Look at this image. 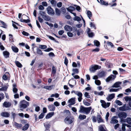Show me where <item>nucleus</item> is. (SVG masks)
<instances>
[{
  "mask_svg": "<svg viewBox=\"0 0 131 131\" xmlns=\"http://www.w3.org/2000/svg\"><path fill=\"white\" fill-rule=\"evenodd\" d=\"M91 109V107H85L82 106H81L80 107L79 112L80 113L88 114L90 113Z\"/></svg>",
  "mask_w": 131,
  "mask_h": 131,
  "instance_id": "1",
  "label": "nucleus"
},
{
  "mask_svg": "<svg viewBox=\"0 0 131 131\" xmlns=\"http://www.w3.org/2000/svg\"><path fill=\"white\" fill-rule=\"evenodd\" d=\"M29 102L25 100L21 101L20 102L19 106L20 110H22V109L25 108L29 106Z\"/></svg>",
  "mask_w": 131,
  "mask_h": 131,
  "instance_id": "2",
  "label": "nucleus"
},
{
  "mask_svg": "<svg viewBox=\"0 0 131 131\" xmlns=\"http://www.w3.org/2000/svg\"><path fill=\"white\" fill-rule=\"evenodd\" d=\"M74 118L71 115H68L64 119V121L67 124H70L73 121Z\"/></svg>",
  "mask_w": 131,
  "mask_h": 131,
  "instance_id": "3",
  "label": "nucleus"
},
{
  "mask_svg": "<svg viewBox=\"0 0 131 131\" xmlns=\"http://www.w3.org/2000/svg\"><path fill=\"white\" fill-rule=\"evenodd\" d=\"M118 117L120 119L121 121H123L124 119L127 116V114L125 112H121L118 113Z\"/></svg>",
  "mask_w": 131,
  "mask_h": 131,
  "instance_id": "4",
  "label": "nucleus"
},
{
  "mask_svg": "<svg viewBox=\"0 0 131 131\" xmlns=\"http://www.w3.org/2000/svg\"><path fill=\"white\" fill-rule=\"evenodd\" d=\"M47 13L49 14L53 15L54 14V12L53 9L50 6H48L47 8Z\"/></svg>",
  "mask_w": 131,
  "mask_h": 131,
  "instance_id": "5",
  "label": "nucleus"
},
{
  "mask_svg": "<svg viewBox=\"0 0 131 131\" xmlns=\"http://www.w3.org/2000/svg\"><path fill=\"white\" fill-rule=\"evenodd\" d=\"M75 94L77 95L79 97L78 98V101L79 102H81L82 99V96L83 94L80 92L77 91L75 92Z\"/></svg>",
  "mask_w": 131,
  "mask_h": 131,
  "instance_id": "6",
  "label": "nucleus"
},
{
  "mask_svg": "<svg viewBox=\"0 0 131 131\" xmlns=\"http://www.w3.org/2000/svg\"><path fill=\"white\" fill-rule=\"evenodd\" d=\"M117 118L116 116H113L111 118V120L110 122L111 124H115L118 123V121L117 120Z\"/></svg>",
  "mask_w": 131,
  "mask_h": 131,
  "instance_id": "7",
  "label": "nucleus"
},
{
  "mask_svg": "<svg viewBox=\"0 0 131 131\" xmlns=\"http://www.w3.org/2000/svg\"><path fill=\"white\" fill-rule=\"evenodd\" d=\"M11 103L9 102L5 101L3 104V107L5 108H9L11 106Z\"/></svg>",
  "mask_w": 131,
  "mask_h": 131,
  "instance_id": "8",
  "label": "nucleus"
},
{
  "mask_svg": "<svg viewBox=\"0 0 131 131\" xmlns=\"http://www.w3.org/2000/svg\"><path fill=\"white\" fill-rule=\"evenodd\" d=\"M75 97H73L69 100L68 101V102L70 103L69 105L70 106L74 104L75 103Z\"/></svg>",
  "mask_w": 131,
  "mask_h": 131,
  "instance_id": "9",
  "label": "nucleus"
},
{
  "mask_svg": "<svg viewBox=\"0 0 131 131\" xmlns=\"http://www.w3.org/2000/svg\"><path fill=\"white\" fill-rule=\"evenodd\" d=\"M116 77V76L114 75H111L106 79V81L107 82H108L111 80H113Z\"/></svg>",
  "mask_w": 131,
  "mask_h": 131,
  "instance_id": "10",
  "label": "nucleus"
},
{
  "mask_svg": "<svg viewBox=\"0 0 131 131\" xmlns=\"http://www.w3.org/2000/svg\"><path fill=\"white\" fill-rule=\"evenodd\" d=\"M122 82H115L113 85L111 87V88H117L120 86V85L121 84Z\"/></svg>",
  "mask_w": 131,
  "mask_h": 131,
  "instance_id": "11",
  "label": "nucleus"
},
{
  "mask_svg": "<svg viewBox=\"0 0 131 131\" xmlns=\"http://www.w3.org/2000/svg\"><path fill=\"white\" fill-rule=\"evenodd\" d=\"M115 94L114 93L109 94L107 97L106 99L108 101H110L113 99L115 97Z\"/></svg>",
  "mask_w": 131,
  "mask_h": 131,
  "instance_id": "12",
  "label": "nucleus"
},
{
  "mask_svg": "<svg viewBox=\"0 0 131 131\" xmlns=\"http://www.w3.org/2000/svg\"><path fill=\"white\" fill-rule=\"evenodd\" d=\"M1 115V116L5 117H9L10 116V113L6 112H2Z\"/></svg>",
  "mask_w": 131,
  "mask_h": 131,
  "instance_id": "13",
  "label": "nucleus"
},
{
  "mask_svg": "<svg viewBox=\"0 0 131 131\" xmlns=\"http://www.w3.org/2000/svg\"><path fill=\"white\" fill-rule=\"evenodd\" d=\"M91 31L90 29L88 28L87 29V33L89 37H92L94 35V33L93 32H90Z\"/></svg>",
  "mask_w": 131,
  "mask_h": 131,
  "instance_id": "14",
  "label": "nucleus"
},
{
  "mask_svg": "<svg viewBox=\"0 0 131 131\" xmlns=\"http://www.w3.org/2000/svg\"><path fill=\"white\" fill-rule=\"evenodd\" d=\"M48 107L50 111H54L55 110V106L53 104L49 105Z\"/></svg>",
  "mask_w": 131,
  "mask_h": 131,
  "instance_id": "15",
  "label": "nucleus"
},
{
  "mask_svg": "<svg viewBox=\"0 0 131 131\" xmlns=\"http://www.w3.org/2000/svg\"><path fill=\"white\" fill-rule=\"evenodd\" d=\"M65 29L67 31H71L72 29V27L68 25H66L64 27Z\"/></svg>",
  "mask_w": 131,
  "mask_h": 131,
  "instance_id": "16",
  "label": "nucleus"
},
{
  "mask_svg": "<svg viewBox=\"0 0 131 131\" xmlns=\"http://www.w3.org/2000/svg\"><path fill=\"white\" fill-rule=\"evenodd\" d=\"M3 54L5 58H7L9 57V53L8 51H3Z\"/></svg>",
  "mask_w": 131,
  "mask_h": 131,
  "instance_id": "17",
  "label": "nucleus"
},
{
  "mask_svg": "<svg viewBox=\"0 0 131 131\" xmlns=\"http://www.w3.org/2000/svg\"><path fill=\"white\" fill-rule=\"evenodd\" d=\"M101 115L98 114L97 115V121L98 123L103 122V120L102 119Z\"/></svg>",
  "mask_w": 131,
  "mask_h": 131,
  "instance_id": "18",
  "label": "nucleus"
},
{
  "mask_svg": "<svg viewBox=\"0 0 131 131\" xmlns=\"http://www.w3.org/2000/svg\"><path fill=\"white\" fill-rule=\"evenodd\" d=\"M54 114V112H50L46 116V119H48L51 117Z\"/></svg>",
  "mask_w": 131,
  "mask_h": 131,
  "instance_id": "19",
  "label": "nucleus"
},
{
  "mask_svg": "<svg viewBox=\"0 0 131 131\" xmlns=\"http://www.w3.org/2000/svg\"><path fill=\"white\" fill-rule=\"evenodd\" d=\"M42 18L45 20L47 21H49L50 18V17L46 14L42 17Z\"/></svg>",
  "mask_w": 131,
  "mask_h": 131,
  "instance_id": "20",
  "label": "nucleus"
},
{
  "mask_svg": "<svg viewBox=\"0 0 131 131\" xmlns=\"http://www.w3.org/2000/svg\"><path fill=\"white\" fill-rule=\"evenodd\" d=\"M100 102L102 103L101 105L103 107L105 108H106V107L105 106L106 105V103L105 101L103 100H100Z\"/></svg>",
  "mask_w": 131,
  "mask_h": 131,
  "instance_id": "21",
  "label": "nucleus"
},
{
  "mask_svg": "<svg viewBox=\"0 0 131 131\" xmlns=\"http://www.w3.org/2000/svg\"><path fill=\"white\" fill-rule=\"evenodd\" d=\"M75 31L77 33V35L78 36H80V35L81 33L83 32V31L81 29H76Z\"/></svg>",
  "mask_w": 131,
  "mask_h": 131,
  "instance_id": "22",
  "label": "nucleus"
},
{
  "mask_svg": "<svg viewBox=\"0 0 131 131\" xmlns=\"http://www.w3.org/2000/svg\"><path fill=\"white\" fill-rule=\"evenodd\" d=\"M29 126V125L28 124H25V125L23 127L22 130H27Z\"/></svg>",
  "mask_w": 131,
  "mask_h": 131,
  "instance_id": "23",
  "label": "nucleus"
},
{
  "mask_svg": "<svg viewBox=\"0 0 131 131\" xmlns=\"http://www.w3.org/2000/svg\"><path fill=\"white\" fill-rule=\"evenodd\" d=\"M121 89V88L117 89L111 88L110 89L109 91L110 92H117L120 89Z\"/></svg>",
  "mask_w": 131,
  "mask_h": 131,
  "instance_id": "24",
  "label": "nucleus"
},
{
  "mask_svg": "<svg viewBox=\"0 0 131 131\" xmlns=\"http://www.w3.org/2000/svg\"><path fill=\"white\" fill-rule=\"evenodd\" d=\"M12 50L15 53H17L18 52V49L16 47L12 46Z\"/></svg>",
  "mask_w": 131,
  "mask_h": 131,
  "instance_id": "25",
  "label": "nucleus"
},
{
  "mask_svg": "<svg viewBox=\"0 0 131 131\" xmlns=\"http://www.w3.org/2000/svg\"><path fill=\"white\" fill-rule=\"evenodd\" d=\"M15 63L17 66L19 68H21L22 67L21 64L18 61H16L15 62Z\"/></svg>",
  "mask_w": 131,
  "mask_h": 131,
  "instance_id": "26",
  "label": "nucleus"
},
{
  "mask_svg": "<svg viewBox=\"0 0 131 131\" xmlns=\"http://www.w3.org/2000/svg\"><path fill=\"white\" fill-rule=\"evenodd\" d=\"M67 9L69 12L72 13L73 10L74 9V8L73 7L70 6L68 8H67Z\"/></svg>",
  "mask_w": 131,
  "mask_h": 131,
  "instance_id": "27",
  "label": "nucleus"
},
{
  "mask_svg": "<svg viewBox=\"0 0 131 131\" xmlns=\"http://www.w3.org/2000/svg\"><path fill=\"white\" fill-rule=\"evenodd\" d=\"M86 116L85 115H82L81 114H80L79 115V119L80 120H83L84 119L86 118Z\"/></svg>",
  "mask_w": 131,
  "mask_h": 131,
  "instance_id": "28",
  "label": "nucleus"
},
{
  "mask_svg": "<svg viewBox=\"0 0 131 131\" xmlns=\"http://www.w3.org/2000/svg\"><path fill=\"white\" fill-rule=\"evenodd\" d=\"M94 45L97 47H99L100 45L99 42L96 40L94 41Z\"/></svg>",
  "mask_w": 131,
  "mask_h": 131,
  "instance_id": "29",
  "label": "nucleus"
},
{
  "mask_svg": "<svg viewBox=\"0 0 131 131\" xmlns=\"http://www.w3.org/2000/svg\"><path fill=\"white\" fill-rule=\"evenodd\" d=\"M56 70L55 67L54 66H53L52 67L51 71L52 74H53L54 75L56 73Z\"/></svg>",
  "mask_w": 131,
  "mask_h": 131,
  "instance_id": "30",
  "label": "nucleus"
},
{
  "mask_svg": "<svg viewBox=\"0 0 131 131\" xmlns=\"http://www.w3.org/2000/svg\"><path fill=\"white\" fill-rule=\"evenodd\" d=\"M5 97V95L4 94L2 93H0V102Z\"/></svg>",
  "mask_w": 131,
  "mask_h": 131,
  "instance_id": "31",
  "label": "nucleus"
},
{
  "mask_svg": "<svg viewBox=\"0 0 131 131\" xmlns=\"http://www.w3.org/2000/svg\"><path fill=\"white\" fill-rule=\"evenodd\" d=\"M9 36L10 37L9 38V41L10 42H14V40L13 39V35H12L11 34H9Z\"/></svg>",
  "mask_w": 131,
  "mask_h": 131,
  "instance_id": "32",
  "label": "nucleus"
},
{
  "mask_svg": "<svg viewBox=\"0 0 131 131\" xmlns=\"http://www.w3.org/2000/svg\"><path fill=\"white\" fill-rule=\"evenodd\" d=\"M0 22L3 26H2L3 27L5 28H7V25L4 22L1 20L0 21Z\"/></svg>",
  "mask_w": 131,
  "mask_h": 131,
  "instance_id": "33",
  "label": "nucleus"
},
{
  "mask_svg": "<svg viewBox=\"0 0 131 131\" xmlns=\"http://www.w3.org/2000/svg\"><path fill=\"white\" fill-rule=\"evenodd\" d=\"M100 3L102 5H108V3L106 2L103 0H100Z\"/></svg>",
  "mask_w": 131,
  "mask_h": 131,
  "instance_id": "34",
  "label": "nucleus"
},
{
  "mask_svg": "<svg viewBox=\"0 0 131 131\" xmlns=\"http://www.w3.org/2000/svg\"><path fill=\"white\" fill-rule=\"evenodd\" d=\"M126 122L128 124L131 125V118L128 117L126 119Z\"/></svg>",
  "mask_w": 131,
  "mask_h": 131,
  "instance_id": "35",
  "label": "nucleus"
},
{
  "mask_svg": "<svg viewBox=\"0 0 131 131\" xmlns=\"http://www.w3.org/2000/svg\"><path fill=\"white\" fill-rule=\"evenodd\" d=\"M124 99H125V101L127 102L129 101L130 102L131 101V97H129L128 96H126L124 97Z\"/></svg>",
  "mask_w": 131,
  "mask_h": 131,
  "instance_id": "36",
  "label": "nucleus"
},
{
  "mask_svg": "<svg viewBox=\"0 0 131 131\" xmlns=\"http://www.w3.org/2000/svg\"><path fill=\"white\" fill-rule=\"evenodd\" d=\"M14 125L15 126L17 127H20L22 126V124H18L16 122H14Z\"/></svg>",
  "mask_w": 131,
  "mask_h": 131,
  "instance_id": "37",
  "label": "nucleus"
},
{
  "mask_svg": "<svg viewBox=\"0 0 131 131\" xmlns=\"http://www.w3.org/2000/svg\"><path fill=\"white\" fill-rule=\"evenodd\" d=\"M73 20L75 21H79L81 20V19L80 17L78 16H76L73 18Z\"/></svg>",
  "mask_w": 131,
  "mask_h": 131,
  "instance_id": "38",
  "label": "nucleus"
},
{
  "mask_svg": "<svg viewBox=\"0 0 131 131\" xmlns=\"http://www.w3.org/2000/svg\"><path fill=\"white\" fill-rule=\"evenodd\" d=\"M87 14L89 19H91V17L92 16V14L91 12L88 11L87 12Z\"/></svg>",
  "mask_w": 131,
  "mask_h": 131,
  "instance_id": "39",
  "label": "nucleus"
},
{
  "mask_svg": "<svg viewBox=\"0 0 131 131\" xmlns=\"http://www.w3.org/2000/svg\"><path fill=\"white\" fill-rule=\"evenodd\" d=\"M56 14L57 15H60L61 12L60 10L57 8H56L55 9Z\"/></svg>",
  "mask_w": 131,
  "mask_h": 131,
  "instance_id": "40",
  "label": "nucleus"
},
{
  "mask_svg": "<svg viewBox=\"0 0 131 131\" xmlns=\"http://www.w3.org/2000/svg\"><path fill=\"white\" fill-rule=\"evenodd\" d=\"M37 54L40 55H42L43 54V53L41 50L38 48L37 49Z\"/></svg>",
  "mask_w": 131,
  "mask_h": 131,
  "instance_id": "41",
  "label": "nucleus"
},
{
  "mask_svg": "<svg viewBox=\"0 0 131 131\" xmlns=\"http://www.w3.org/2000/svg\"><path fill=\"white\" fill-rule=\"evenodd\" d=\"M99 76L100 77H102L105 76V72L104 71H102L99 74Z\"/></svg>",
  "mask_w": 131,
  "mask_h": 131,
  "instance_id": "42",
  "label": "nucleus"
},
{
  "mask_svg": "<svg viewBox=\"0 0 131 131\" xmlns=\"http://www.w3.org/2000/svg\"><path fill=\"white\" fill-rule=\"evenodd\" d=\"M39 13L41 15L42 17L46 14V13L45 12L42 11H40L39 12Z\"/></svg>",
  "mask_w": 131,
  "mask_h": 131,
  "instance_id": "43",
  "label": "nucleus"
},
{
  "mask_svg": "<svg viewBox=\"0 0 131 131\" xmlns=\"http://www.w3.org/2000/svg\"><path fill=\"white\" fill-rule=\"evenodd\" d=\"M7 87V86H3L0 89V91H6Z\"/></svg>",
  "mask_w": 131,
  "mask_h": 131,
  "instance_id": "44",
  "label": "nucleus"
},
{
  "mask_svg": "<svg viewBox=\"0 0 131 131\" xmlns=\"http://www.w3.org/2000/svg\"><path fill=\"white\" fill-rule=\"evenodd\" d=\"M83 103L84 105L87 106H90L91 104L90 103L87 102L85 100H84Z\"/></svg>",
  "mask_w": 131,
  "mask_h": 131,
  "instance_id": "45",
  "label": "nucleus"
},
{
  "mask_svg": "<svg viewBox=\"0 0 131 131\" xmlns=\"http://www.w3.org/2000/svg\"><path fill=\"white\" fill-rule=\"evenodd\" d=\"M39 47L41 49H46L47 47L46 45H39Z\"/></svg>",
  "mask_w": 131,
  "mask_h": 131,
  "instance_id": "46",
  "label": "nucleus"
},
{
  "mask_svg": "<svg viewBox=\"0 0 131 131\" xmlns=\"http://www.w3.org/2000/svg\"><path fill=\"white\" fill-rule=\"evenodd\" d=\"M12 117L13 118V120L15 119V117L16 116V114L13 112H12L11 113Z\"/></svg>",
  "mask_w": 131,
  "mask_h": 131,
  "instance_id": "47",
  "label": "nucleus"
},
{
  "mask_svg": "<svg viewBox=\"0 0 131 131\" xmlns=\"http://www.w3.org/2000/svg\"><path fill=\"white\" fill-rule=\"evenodd\" d=\"M95 84L97 85H99L101 84L100 81L98 80H95Z\"/></svg>",
  "mask_w": 131,
  "mask_h": 131,
  "instance_id": "48",
  "label": "nucleus"
},
{
  "mask_svg": "<svg viewBox=\"0 0 131 131\" xmlns=\"http://www.w3.org/2000/svg\"><path fill=\"white\" fill-rule=\"evenodd\" d=\"M52 85L49 86H45L44 87V88L48 90H50L52 88Z\"/></svg>",
  "mask_w": 131,
  "mask_h": 131,
  "instance_id": "49",
  "label": "nucleus"
},
{
  "mask_svg": "<svg viewBox=\"0 0 131 131\" xmlns=\"http://www.w3.org/2000/svg\"><path fill=\"white\" fill-rule=\"evenodd\" d=\"M115 103L119 105H122V103L119 100H116L115 101Z\"/></svg>",
  "mask_w": 131,
  "mask_h": 131,
  "instance_id": "50",
  "label": "nucleus"
},
{
  "mask_svg": "<svg viewBox=\"0 0 131 131\" xmlns=\"http://www.w3.org/2000/svg\"><path fill=\"white\" fill-rule=\"evenodd\" d=\"M125 123H123L122 125V130L121 131H125L126 130L125 129Z\"/></svg>",
  "mask_w": 131,
  "mask_h": 131,
  "instance_id": "51",
  "label": "nucleus"
},
{
  "mask_svg": "<svg viewBox=\"0 0 131 131\" xmlns=\"http://www.w3.org/2000/svg\"><path fill=\"white\" fill-rule=\"evenodd\" d=\"M3 78V79L5 80H8L10 79L9 78L7 77L6 75L5 74L4 75Z\"/></svg>",
  "mask_w": 131,
  "mask_h": 131,
  "instance_id": "52",
  "label": "nucleus"
},
{
  "mask_svg": "<svg viewBox=\"0 0 131 131\" xmlns=\"http://www.w3.org/2000/svg\"><path fill=\"white\" fill-rule=\"evenodd\" d=\"M85 97L87 98H90V95H89V93L87 92H85L84 94Z\"/></svg>",
  "mask_w": 131,
  "mask_h": 131,
  "instance_id": "53",
  "label": "nucleus"
},
{
  "mask_svg": "<svg viewBox=\"0 0 131 131\" xmlns=\"http://www.w3.org/2000/svg\"><path fill=\"white\" fill-rule=\"evenodd\" d=\"M22 34L23 35L26 36H28L29 35V34L28 33L24 31H22Z\"/></svg>",
  "mask_w": 131,
  "mask_h": 131,
  "instance_id": "54",
  "label": "nucleus"
},
{
  "mask_svg": "<svg viewBox=\"0 0 131 131\" xmlns=\"http://www.w3.org/2000/svg\"><path fill=\"white\" fill-rule=\"evenodd\" d=\"M64 113H66L67 115H70V113L69 110H65L64 111Z\"/></svg>",
  "mask_w": 131,
  "mask_h": 131,
  "instance_id": "55",
  "label": "nucleus"
},
{
  "mask_svg": "<svg viewBox=\"0 0 131 131\" xmlns=\"http://www.w3.org/2000/svg\"><path fill=\"white\" fill-rule=\"evenodd\" d=\"M45 114L44 113H41V114L39 115L38 117V118L39 119H41L44 116Z\"/></svg>",
  "mask_w": 131,
  "mask_h": 131,
  "instance_id": "56",
  "label": "nucleus"
},
{
  "mask_svg": "<svg viewBox=\"0 0 131 131\" xmlns=\"http://www.w3.org/2000/svg\"><path fill=\"white\" fill-rule=\"evenodd\" d=\"M90 25L91 27H93L94 28V29L95 30L96 29V27L93 23L91 22L90 23Z\"/></svg>",
  "mask_w": 131,
  "mask_h": 131,
  "instance_id": "57",
  "label": "nucleus"
},
{
  "mask_svg": "<svg viewBox=\"0 0 131 131\" xmlns=\"http://www.w3.org/2000/svg\"><path fill=\"white\" fill-rule=\"evenodd\" d=\"M72 71L76 74H78L79 73L78 69H73Z\"/></svg>",
  "mask_w": 131,
  "mask_h": 131,
  "instance_id": "58",
  "label": "nucleus"
},
{
  "mask_svg": "<svg viewBox=\"0 0 131 131\" xmlns=\"http://www.w3.org/2000/svg\"><path fill=\"white\" fill-rule=\"evenodd\" d=\"M94 68L95 69V70L97 69H100L101 67L100 66H99L98 65H95L94 66H93Z\"/></svg>",
  "mask_w": 131,
  "mask_h": 131,
  "instance_id": "59",
  "label": "nucleus"
},
{
  "mask_svg": "<svg viewBox=\"0 0 131 131\" xmlns=\"http://www.w3.org/2000/svg\"><path fill=\"white\" fill-rule=\"evenodd\" d=\"M99 129L100 131H107L105 130L102 126H100Z\"/></svg>",
  "mask_w": 131,
  "mask_h": 131,
  "instance_id": "60",
  "label": "nucleus"
},
{
  "mask_svg": "<svg viewBox=\"0 0 131 131\" xmlns=\"http://www.w3.org/2000/svg\"><path fill=\"white\" fill-rule=\"evenodd\" d=\"M47 36L51 40L56 41L55 39L52 36L48 35H47Z\"/></svg>",
  "mask_w": 131,
  "mask_h": 131,
  "instance_id": "61",
  "label": "nucleus"
},
{
  "mask_svg": "<svg viewBox=\"0 0 131 131\" xmlns=\"http://www.w3.org/2000/svg\"><path fill=\"white\" fill-rule=\"evenodd\" d=\"M90 70L91 72H94L96 70L94 67L93 66L90 69Z\"/></svg>",
  "mask_w": 131,
  "mask_h": 131,
  "instance_id": "62",
  "label": "nucleus"
},
{
  "mask_svg": "<svg viewBox=\"0 0 131 131\" xmlns=\"http://www.w3.org/2000/svg\"><path fill=\"white\" fill-rule=\"evenodd\" d=\"M38 9L40 10H42L44 9V8L42 5H40L39 6Z\"/></svg>",
  "mask_w": 131,
  "mask_h": 131,
  "instance_id": "63",
  "label": "nucleus"
},
{
  "mask_svg": "<svg viewBox=\"0 0 131 131\" xmlns=\"http://www.w3.org/2000/svg\"><path fill=\"white\" fill-rule=\"evenodd\" d=\"M46 128V130H48L50 128V125L48 124H47L45 126V125Z\"/></svg>",
  "mask_w": 131,
  "mask_h": 131,
  "instance_id": "64",
  "label": "nucleus"
}]
</instances>
